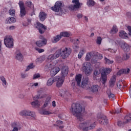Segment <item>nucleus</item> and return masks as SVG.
Returning a JSON list of instances; mask_svg holds the SVG:
<instances>
[{"label": "nucleus", "mask_w": 131, "mask_h": 131, "mask_svg": "<svg viewBox=\"0 0 131 131\" xmlns=\"http://www.w3.org/2000/svg\"><path fill=\"white\" fill-rule=\"evenodd\" d=\"M15 22H16V18L14 17H9L6 19L5 23V24H12Z\"/></svg>", "instance_id": "21"}, {"label": "nucleus", "mask_w": 131, "mask_h": 131, "mask_svg": "<svg viewBox=\"0 0 131 131\" xmlns=\"http://www.w3.org/2000/svg\"><path fill=\"white\" fill-rule=\"evenodd\" d=\"M39 18L40 19V21L43 22L47 18V14L43 12H40L39 14Z\"/></svg>", "instance_id": "25"}, {"label": "nucleus", "mask_w": 131, "mask_h": 131, "mask_svg": "<svg viewBox=\"0 0 131 131\" xmlns=\"http://www.w3.org/2000/svg\"><path fill=\"white\" fill-rule=\"evenodd\" d=\"M50 101H51V97L50 96H49L46 98V101L44 103V104L43 105L42 107L46 108V107H48V106H49V105L50 104Z\"/></svg>", "instance_id": "31"}, {"label": "nucleus", "mask_w": 131, "mask_h": 131, "mask_svg": "<svg viewBox=\"0 0 131 131\" xmlns=\"http://www.w3.org/2000/svg\"><path fill=\"white\" fill-rule=\"evenodd\" d=\"M82 76L81 74L77 75L76 76V82L78 86H80V83L81 82V78Z\"/></svg>", "instance_id": "27"}, {"label": "nucleus", "mask_w": 131, "mask_h": 131, "mask_svg": "<svg viewBox=\"0 0 131 131\" xmlns=\"http://www.w3.org/2000/svg\"><path fill=\"white\" fill-rule=\"evenodd\" d=\"M100 71H102L101 72V78L102 81V83L104 84L107 80V75L109 74L110 72H111L112 70L110 68H101L100 69Z\"/></svg>", "instance_id": "5"}, {"label": "nucleus", "mask_w": 131, "mask_h": 131, "mask_svg": "<svg viewBox=\"0 0 131 131\" xmlns=\"http://www.w3.org/2000/svg\"><path fill=\"white\" fill-rule=\"evenodd\" d=\"M36 45L37 47H39V48L43 47V46H46V45H47V39H44L42 40L37 41L36 42Z\"/></svg>", "instance_id": "22"}, {"label": "nucleus", "mask_w": 131, "mask_h": 131, "mask_svg": "<svg viewBox=\"0 0 131 131\" xmlns=\"http://www.w3.org/2000/svg\"><path fill=\"white\" fill-rule=\"evenodd\" d=\"M45 60V56H41L38 58H37L35 60V62L36 63H42L43 61Z\"/></svg>", "instance_id": "36"}, {"label": "nucleus", "mask_w": 131, "mask_h": 131, "mask_svg": "<svg viewBox=\"0 0 131 131\" xmlns=\"http://www.w3.org/2000/svg\"><path fill=\"white\" fill-rule=\"evenodd\" d=\"M62 38L60 34L57 35L54 37H53L52 39V42L54 43H56V42H58L60 39H61Z\"/></svg>", "instance_id": "29"}, {"label": "nucleus", "mask_w": 131, "mask_h": 131, "mask_svg": "<svg viewBox=\"0 0 131 131\" xmlns=\"http://www.w3.org/2000/svg\"><path fill=\"white\" fill-rule=\"evenodd\" d=\"M34 27L38 29L39 33L42 34L45 33V31L47 29V27L39 22H37L34 24Z\"/></svg>", "instance_id": "10"}, {"label": "nucleus", "mask_w": 131, "mask_h": 131, "mask_svg": "<svg viewBox=\"0 0 131 131\" xmlns=\"http://www.w3.org/2000/svg\"><path fill=\"white\" fill-rule=\"evenodd\" d=\"M84 53H85V50L83 49H82L81 51H80L78 55V59H81V57L83 56Z\"/></svg>", "instance_id": "38"}, {"label": "nucleus", "mask_w": 131, "mask_h": 131, "mask_svg": "<svg viewBox=\"0 0 131 131\" xmlns=\"http://www.w3.org/2000/svg\"><path fill=\"white\" fill-rule=\"evenodd\" d=\"M63 7V4H62V2L57 1L55 3V5L54 7H52V11L54 12H56L57 13H59V14H64V12L63 11V9L62 7Z\"/></svg>", "instance_id": "6"}, {"label": "nucleus", "mask_w": 131, "mask_h": 131, "mask_svg": "<svg viewBox=\"0 0 131 131\" xmlns=\"http://www.w3.org/2000/svg\"><path fill=\"white\" fill-rule=\"evenodd\" d=\"M61 77L64 78L65 77L67 76L68 74V67L66 66L64 64H61Z\"/></svg>", "instance_id": "14"}, {"label": "nucleus", "mask_w": 131, "mask_h": 131, "mask_svg": "<svg viewBox=\"0 0 131 131\" xmlns=\"http://www.w3.org/2000/svg\"><path fill=\"white\" fill-rule=\"evenodd\" d=\"M21 78H26V77H28V75L27 74H23L22 73L21 74Z\"/></svg>", "instance_id": "59"}, {"label": "nucleus", "mask_w": 131, "mask_h": 131, "mask_svg": "<svg viewBox=\"0 0 131 131\" xmlns=\"http://www.w3.org/2000/svg\"><path fill=\"white\" fill-rule=\"evenodd\" d=\"M16 11L13 8H11L9 11V14L10 16H15V13Z\"/></svg>", "instance_id": "46"}, {"label": "nucleus", "mask_w": 131, "mask_h": 131, "mask_svg": "<svg viewBox=\"0 0 131 131\" xmlns=\"http://www.w3.org/2000/svg\"><path fill=\"white\" fill-rule=\"evenodd\" d=\"M24 58V57H23V55H22V53H21L20 51H17L16 52L15 59H16V60L22 62V61H23Z\"/></svg>", "instance_id": "18"}, {"label": "nucleus", "mask_w": 131, "mask_h": 131, "mask_svg": "<svg viewBox=\"0 0 131 131\" xmlns=\"http://www.w3.org/2000/svg\"><path fill=\"white\" fill-rule=\"evenodd\" d=\"M25 15H26V11H25V8H21L20 13V17H24V16H25Z\"/></svg>", "instance_id": "45"}, {"label": "nucleus", "mask_w": 131, "mask_h": 131, "mask_svg": "<svg viewBox=\"0 0 131 131\" xmlns=\"http://www.w3.org/2000/svg\"><path fill=\"white\" fill-rule=\"evenodd\" d=\"M95 57V51H92L89 53H88L86 55V57H85V61H90V60H92L93 57Z\"/></svg>", "instance_id": "17"}, {"label": "nucleus", "mask_w": 131, "mask_h": 131, "mask_svg": "<svg viewBox=\"0 0 131 131\" xmlns=\"http://www.w3.org/2000/svg\"><path fill=\"white\" fill-rule=\"evenodd\" d=\"M116 60L118 62H122V60H124V58H123L121 56L119 55L116 57Z\"/></svg>", "instance_id": "47"}, {"label": "nucleus", "mask_w": 131, "mask_h": 131, "mask_svg": "<svg viewBox=\"0 0 131 131\" xmlns=\"http://www.w3.org/2000/svg\"><path fill=\"white\" fill-rule=\"evenodd\" d=\"M106 93H107V94L108 96V98H109V99H110V100L113 101V100H114V99H115V95H114V94L111 93V91H110V90L108 89L106 91Z\"/></svg>", "instance_id": "32"}, {"label": "nucleus", "mask_w": 131, "mask_h": 131, "mask_svg": "<svg viewBox=\"0 0 131 131\" xmlns=\"http://www.w3.org/2000/svg\"><path fill=\"white\" fill-rule=\"evenodd\" d=\"M87 6L88 7H93L95 6V1L93 0H89L87 2Z\"/></svg>", "instance_id": "43"}, {"label": "nucleus", "mask_w": 131, "mask_h": 131, "mask_svg": "<svg viewBox=\"0 0 131 131\" xmlns=\"http://www.w3.org/2000/svg\"><path fill=\"white\" fill-rule=\"evenodd\" d=\"M104 61H105L106 64H113V63L114 62L113 60H110L109 59H108L106 57L104 58Z\"/></svg>", "instance_id": "48"}, {"label": "nucleus", "mask_w": 131, "mask_h": 131, "mask_svg": "<svg viewBox=\"0 0 131 131\" xmlns=\"http://www.w3.org/2000/svg\"><path fill=\"white\" fill-rule=\"evenodd\" d=\"M82 70L87 76L91 75L93 72V69L91 67V64L88 62H85L83 64Z\"/></svg>", "instance_id": "4"}, {"label": "nucleus", "mask_w": 131, "mask_h": 131, "mask_svg": "<svg viewBox=\"0 0 131 131\" xmlns=\"http://www.w3.org/2000/svg\"><path fill=\"white\" fill-rule=\"evenodd\" d=\"M34 101L31 102V104L34 108H38L41 106L42 102L37 100L35 97H33Z\"/></svg>", "instance_id": "15"}, {"label": "nucleus", "mask_w": 131, "mask_h": 131, "mask_svg": "<svg viewBox=\"0 0 131 131\" xmlns=\"http://www.w3.org/2000/svg\"><path fill=\"white\" fill-rule=\"evenodd\" d=\"M101 88L98 85H93L91 86V91L94 94H97L100 92Z\"/></svg>", "instance_id": "19"}, {"label": "nucleus", "mask_w": 131, "mask_h": 131, "mask_svg": "<svg viewBox=\"0 0 131 131\" xmlns=\"http://www.w3.org/2000/svg\"><path fill=\"white\" fill-rule=\"evenodd\" d=\"M77 17L78 19H81V18H82V14L79 13L77 15Z\"/></svg>", "instance_id": "62"}, {"label": "nucleus", "mask_w": 131, "mask_h": 131, "mask_svg": "<svg viewBox=\"0 0 131 131\" xmlns=\"http://www.w3.org/2000/svg\"><path fill=\"white\" fill-rule=\"evenodd\" d=\"M117 32H118V29H117V27L116 26H114L112 28L111 33L114 34L115 33H117Z\"/></svg>", "instance_id": "37"}, {"label": "nucleus", "mask_w": 131, "mask_h": 131, "mask_svg": "<svg viewBox=\"0 0 131 131\" xmlns=\"http://www.w3.org/2000/svg\"><path fill=\"white\" fill-rule=\"evenodd\" d=\"M102 73V71H101L100 70H95L94 73V75H95V76H97V75H99V74H100V73Z\"/></svg>", "instance_id": "50"}, {"label": "nucleus", "mask_w": 131, "mask_h": 131, "mask_svg": "<svg viewBox=\"0 0 131 131\" xmlns=\"http://www.w3.org/2000/svg\"><path fill=\"white\" fill-rule=\"evenodd\" d=\"M130 57V55H129V54H126L125 57H124V60H128Z\"/></svg>", "instance_id": "58"}, {"label": "nucleus", "mask_w": 131, "mask_h": 131, "mask_svg": "<svg viewBox=\"0 0 131 131\" xmlns=\"http://www.w3.org/2000/svg\"><path fill=\"white\" fill-rule=\"evenodd\" d=\"M97 120L99 123L101 124H103L104 125H107L108 124V119L105 116L101 115V114H98L97 115Z\"/></svg>", "instance_id": "9"}, {"label": "nucleus", "mask_w": 131, "mask_h": 131, "mask_svg": "<svg viewBox=\"0 0 131 131\" xmlns=\"http://www.w3.org/2000/svg\"><path fill=\"white\" fill-rule=\"evenodd\" d=\"M56 123L57 124H58L59 125H60V124H62L63 123V122L62 121L59 120L56 122Z\"/></svg>", "instance_id": "63"}, {"label": "nucleus", "mask_w": 131, "mask_h": 131, "mask_svg": "<svg viewBox=\"0 0 131 131\" xmlns=\"http://www.w3.org/2000/svg\"><path fill=\"white\" fill-rule=\"evenodd\" d=\"M55 82H56V86L57 88H61L62 85H63V83H64V78L60 76H56L54 77Z\"/></svg>", "instance_id": "13"}, {"label": "nucleus", "mask_w": 131, "mask_h": 131, "mask_svg": "<svg viewBox=\"0 0 131 131\" xmlns=\"http://www.w3.org/2000/svg\"><path fill=\"white\" fill-rule=\"evenodd\" d=\"M72 50L70 48H64L62 51L61 50H58L54 54H51L47 57V62H52L53 60L57 59L60 56L62 59H66L68 57H69L70 54H71Z\"/></svg>", "instance_id": "2"}, {"label": "nucleus", "mask_w": 131, "mask_h": 131, "mask_svg": "<svg viewBox=\"0 0 131 131\" xmlns=\"http://www.w3.org/2000/svg\"><path fill=\"white\" fill-rule=\"evenodd\" d=\"M61 37H69L71 34L68 32H60V34Z\"/></svg>", "instance_id": "34"}, {"label": "nucleus", "mask_w": 131, "mask_h": 131, "mask_svg": "<svg viewBox=\"0 0 131 131\" xmlns=\"http://www.w3.org/2000/svg\"><path fill=\"white\" fill-rule=\"evenodd\" d=\"M54 82H55V77L50 78L47 81V85H48V86H51V85H53V83H54Z\"/></svg>", "instance_id": "33"}, {"label": "nucleus", "mask_w": 131, "mask_h": 131, "mask_svg": "<svg viewBox=\"0 0 131 131\" xmlns=\"http://www.w3.org/2000/svg\"><path fill=\"white\" fill-rule=\"evenodd\" d=\"M102 59H103V55L94 51V57L91 59V63H92V64H95L98 62V60H102Z\"/></svg>", "instance_id": "12"}, {"label": "nucleus", "mask_w": 131, "mask_h": 131, "mask_svg": "<svg viewBox=\"0 0 131 131\" xmlns=\"http://www.w3.org/2000/svg\"><path fill=\"white\" fill-rule=\"evenodd\" d=\"M29 111V110H21L20 112H19V115L23 116V117H26V116H28Z\"/></svg>", "instance_id": "26"}, {"label": "nucleus", "mask_w": 131, "mask_h": 131, "mask_svg": "<svg viewBox=\"0 0 131 131\" xmlns=\"http://www.w3.org/2000/svg\"><path fill=\"white\" fill-rule=\"evenodd\" d=\"M72 3L73 5H71L69 7V9L71 11H76V10H78L80 8L81 4L79 3V0H73Z\"/></svg>", "instance_id": "8"}, {"label": "nucleus", "mask_w": 131, "mask_h": 131, "mask_svg": "<svg viewBox=\"0 0 131 131\" xmlns=\"http://www.w3.org/2000/svg\"><path fill=\"white\" fill-rule=\"evenodd\" d=\"M130 71V70L128 68L121 69L117 73V75L120 76L121 74H128Z\"/></svg>", "instance_id": "16"}, {"label": "nucleus", "mask_w": 131, "mask_h": 131, "mask_svg": "<svg viewBox=\"0 0 131 131\" xmlns=\"http://www.w3.org/2000/svg\"><path fill=\"white\" fill-rule=\"evenodd\" d=\"M31 85L32 86V88H36V86H38V83H31Z\"/></svg>", "instance_id": "55"}, {"label": "nucleus", "mask_w": 131, "mask_h": 131, "mask_svg": "<svg viewBox=\"0 0 131 131\" xmlns=\"http://www.w3.org/2000/svg\"><path fill=\"white\" fill-rule=\"evenodd\" d=\"M61 97H64V96H69V92L66 90H64L60 92Z\"/></svg>", "instance_id": "42"}, {"label": "nucleus", "mask_w": 131, "mask_h": 131, "mask_svg": "<svg viewBox=\"0 0 131 131\" xmlns=\"http://www.w3.org/2000/svg\"><path fill=\"white\" fill-rule=\"evenodd\" d=\"M110 42H112L113 45H117V46H120L122 50H123L124 52H129L130 47L129 45L124 41L120 40V39H115L114 40H111Z\"/></svg>", "instance_id": "3"}, {"label": "nucleus", "mask_w": 131, "mask_h": 131, "mask_svg": "<svg viewBox=\"0 0 131 131\" xmlns=\"http://www.w3.org/2000/svg\"><path fill=\"white\" fill-rule=\"evenodd\" d=\"M26 5L27 6V7H29V8H30L31 9H33V4H32V2L30 1H26Z\"/></svg>", "instance_id": "40"}, {"label": "nucleus", "mask_w": 131, "mask_h": 131, "mask_svg": "<svg viewBox=\"0 0 131 131\" xmlns=\"http://www.w3.org/2000/svg\"><path fill=\"white\" fill-rule=\"evenodd\" d=\"M15 28H16V27H15L14 26H11L9 27L8 29L9 30H14Z\"/></svg>", "instance_id": "61"}, {"label": "nucleus", "mask_w": 131, "mask_h": 131, "mask_svg": "<svg viewBox=\"0 0 131 131\" xmlns=\"http://www.w3.org/2000/svg\"><path fill=\"white\" fill-rule=\"evenodd\" d=\"M119 36L121 37V38H124V39H128V36L126 32H124V31H121L119 33Z\"/></svg>", "instance_id": "23"}, {"label": "nucleus", "mask_w": 131, "mask_h": 131, "mask_svg": "<svg viewBox=\"0 0 131 131\" xmlns=\"http://www.w3.org/2000/svg\"><path fill=\"white\" fill-rule=\"evenodd\" d=\"M127 29L128 31V35L130 36L131 35V27L130 26H128L127 27Z\"/></svg>", "instance_id": "60"}, {"label": "nucleus", "mask_w": 131, "mask_h": 131, "mask_svg": "<svg viewBox=\"0 0 131 131\" xmlns=\"http://www.w3.org/2000/svg\"><path fill=\"white\" fill-rule=\"evenodd\" d=\"M35 67V66L33 65V63H30L27 66L25 71L26 72L29 71L30 69H34Z\"/></svg>", "instance_id": "41"}, {"label": "nucleus", "mask_w": 131, "mask_h": 131, "mask_svg": "<svg viewBox=\"0 0 131 131\" xmlns=\"http://www.w3.org/2000/svg\"><path fill=\"white\" fill-rule=\"evenodd\" d=\"M96 43L97 45H101L102 43V38L101 37H98L96 40Z\"/></svg>", "instance_id": "52"}, {"label": "nucleus", "mask_w": 131, "mask_h": 131, "mask_svg": "<svg viewBox=\"0 0 131 131\" xmlns=\"http://www.w3.org/2000/svg\"><path fill=\"white\" fill-rule=\"evenodd\" d=\"M40 114H43V115H50V114H52V113L50 111L44 110L42 112H40Z\"/></svg>", "instance_id": "44"}, {"label": "nucleus", "mask_w": 131, "mask_h": 131, "mask_svg": "<svg viewBox=\"0 0 131 131\" xmlns=\"http://www.w3.org/2000/svg\"><path fill=\"white\" fill-rule=\"evenodd\" d=\"M131 114L126 115L124 117V123H130Z\"/></svg>", "instance_id": "30"}, {"label": "nucleus", "mask_w": 131, "mask_h": 131, "mask_svg": "<svg viewBox=\"0 0 131 131\" xmlns=\"http://www.w3.org/2000/svg\"><path fill=\"white\" fill-rule=\"evenodd\" d=\"M70 111L72 112L73 115L76 116L79 121H80L78 127L82 129L83 131L90 130L91 129H94V128L96 127L95 122L92 123L91 121L82 122L84 120V119L81 114V112H82V106L80 104L78 103H73Z\"/></svg>", "instance_id": "1"}, {"label": "nucleus", "mask_w": 131, "mask_h": 131, "mask_svg": "<svg viewBox=\"0 0 131 131\" xmlns=\"http://www.w3.org/2000/svg\"><path fill=\"white\" fill-rule=\"evenodd\" d=\"M0 79L2 82V85L3 86H7V85H8V82H7V80H6V78H5V77L1 76L0 77Z\"/></svg>", "instance_id": "35"}, {"label": "nucleus", "mask_w": 131, "mask_h": 131, "mask_svg": "<svg viewBox=\"0 0 131 131\" xmlns=\"http://www.w3.org/2000/svg\"><path fill=\"white\" fill-rule=\"evenodd\" d=\"M126 15L128 18H131V13L130 12H127Z\"/></svg>", "instance_id": "64"}, {"label": "nucleus", "mask_w": 131, "mask_h": 131, "mask_svg": "<svg viewBox=\"0 0 131 131\" xmlns=\"http://www.w3.org/2000/svg\"><path fill=\"white\" fill-rule=\"evenodd\" d=\"M126 123H124V121L122 122L121 121H119L118 122V126H119L120 127H122V126H123V125H124Z\"/></svg>", "instance_id": "51"}, {"label": "nucleus", "mask_w": 131, "mask_h": 131, "mask_svg": "<svg viewBox=\"0 0 131 131\" xmlns=\"http://www.w3.org/2000/svg\"><path fill=\"white\" fill-rule=\"evenodd\" d=\"M28 116H30L31 117H32V118H35L36 116L34 112L29 110V112L28 113Z\"/></svg>", "instance_id": "39"}, {"label": "nucleus", "mask_w": 131, "mask_h": 131, "mask_svg": "<svg viewBox=\"0 0 131 131\" xmlns=\"http://www.w3.org/2000/svg\"><path fill=\"white\" fill-rule=\"evenodd\" d=\"M73 50H74V51H75V52H77V51L78 50H79V47L78 46V45H76V44H74V45H73Z\"/></svg>", "instance_id": "53"}, {"label": "nucleus", "mask_w": 131, "mask_h": 131, "mask_svg": "<svg viewBox=\"0 0 131 131\" xmlns=\"http://www.w3.org/2000/svg\"><path fill=\"white\" fill-rule=\"evenodd\" d=\"M53 68H54V66L52 64V63L49 62L47 63V64L45 66L44 69L45 71H49V70H52V69H53Z\"/></svg>", "instance_id": "28"}, {"label": "nucleus", "mask_w": 131, "mask_h": 131, "mask_svg": "<svg viewBox=\"0 0 131 131\" xmlns=\"http://www.w3.org/2000/svg\"><path fill=\"white\" fill-rule=\"evenodd\" d=\"M106 51L110 52V53H116V50H114L112 49H108L106 50Z\"/></svg>", "instance_id": "57"}, {"label": "nucleus", "mask_w": 131, "mask_h": 131, "mask_svg": "<svg viewBox=\"0 0 131 131\" xmlns=\"http://www.w3.org/2000/svg\"><path fill=\"white\" fill-rule=\"evenodd\" d=\"M59 71L60 68L59 67L53 68L50 71L51 76H55Z\"/></svg>", "instance_id": "20"}, {"label": "nucleus", "mask_w": 131, "mask_h": 131, "mask_svg": "<svg viewBox=\"0 0 131 131\" xmlns=\"http://www.w3.org/2000/svg\"><path fill=\"white\" fill-rule=\"evenodd\" d=\"M20 9H25L24 7V2L23 1H19L18 3Z\"/></svg>", "instance_id": "49"}, {"label": "nucleus", "mask_w": 131, "mask_h": 131, "mask_svg": "<svg viewBox=\"0 0 131 131\" xmlns=\"http://www.w3.org/2000/svg\"><path fill=\"white\" fill-rule=\"evenodd\" d=\"M81 86L85 90H89V89L91 88L90 84H89V77H85L83 78L81 81Z\"/></svg>", "instance_id": "11"}, {"label": "nucleus", "mask_w": 131, "mask_h": 131, "mask_svg": "<svg viewBox=\"0 0 131 131\" xmlns=\"http://www.w3.org/2000/svg\"><path fill=\"white\" fill-rule=\"evenodd\" d=\"M116 80V76L114 75L111 79L109 82L110 88H113L115 85V81Z\"/></svg>", "instance_id": "24"}, {"label": "nucleus", "mask_w": 131, "mask_h": 131, "mask_svg": "<svg viewBox=\"0 0 131 131\" xmlns=\"http://www.w3.org/2000/svg\"><path fill=\"white\" fill-rule=\"evenodd\" d=\"M4 45L6 48H13L14 47V40L10 36H6L4 37Z\"/></svg>", "instance_id": "7"}, {"label": "nucleus", "mask_w": 131, "mask_h": 131, "mask_svg": "<svg viewBox=\"0 0 131 131\" xmlns=\"http://www.w3.org/2000/svg\"><path fill=\"white\" fill-rule=\"evenodd\" d=\"M38 77H40V75H39V74H35L33 78V79H36V78H38Z\"/></svg>", "instance_id": "56"}, {"label": "nucleus", "mask_w": 131, "mask_h": 131, "mask_svg": "<svg viewBox=\"0 0 131 131\" xmlns=\"http://www.w3.org/2000/svg\"><path fill=\"white\" fill-rule=\"evenodd\" d=\"M35 50H36V51H37V52H38V53H43V52H45V50L43 49H39L37 47H36L35 48Z\"/></svg>", "instance_id": "54"}]
</instances>
